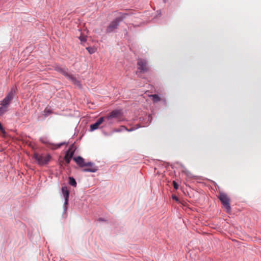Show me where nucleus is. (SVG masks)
Listing matches in <instances>:
<instances>
[{
	"mask_svg": "<svg viewBox=\"0 0 261 261\" xmlns=\"http://www.w3.org/2000/svg\"><path fill=\"white\" fill-rule=\"evenodd\" d=\"M73 159L80 167H85V166H91V168H84L83 170V172H96L98 170L97 167L93 163H85L84 159L81 156H79L77 157H75L73 158Z\"/></svg>",
	"mask_w": 261,
	"mask_h": 261,
	"instance_id": "obj_1",
	"label": "nucleus"
},
{
	"mask_svg": "<svg viewBox=\"0 0 261 261\" xmlns=\"http://www.w3.org/2000/svg\"><path fill=\"white\" fill-rule=\"evenodd\" d=\"M114 116V111L111 112V114L109 116L102 117L98 119L97 121L90 125V130L93 131L98 128L100 125L103 123L106 122V124L112 123V120Z\"/></svg>",
	"mask_w": 261,
	"mask_h": 261,
	"instance_id": "obj_2",
	"label": "nucleus"
},
{
	"mask_svg": "<svg viewBox=\"0 0 261 261\" xmlns=\"http://www.w3.org/2000/svg\"><path fill=\"white\" fill-rule=\"evenodd\" d=\"M33 158L40 166L47 165L51 159V156L49 154L44 155L36 152L34 153Z\"/></svg>",
	"mask_w": 261,
	"mask_h": 261,
	"instance_id": "obj_3",
	"label": "nucleus"
},
{
	"mask_svg": "<svg viewBox=\"0 0 261 261\" xmlns=\"http://www.w3.org/2000/svg\"><path fill=\"white\" fill-rule=\"evenodd\" d=\"M219 198L222 204L226 209L227 212L229 213L231 211V207L230 205V199L228 195L224 193L220 192Z\"/></svg>",
	"mask_w": 261,
	"mask_h": 261,
	"instance_id": "obj_4",
	"label": "nucleus"
},
{
	"mask_svg": "<svg viewBox=\"0 0 261 261\" xmlns=\"http://www.w3.org/2000/svg\"><path fill=\"white\" fill-rule=\"evenodd\" d=\"M56 70L62 73L67 79L71 81L73 83H76L78 82L75 79V78L72 74L68 73L67 68H62L60 66H57L56 67Z\"/></svg>",
	"mask_w": 261,
	"mask_h": 261,
	"instance_id": "obj_5",
	"label": "nucleus"
},
{
	"mask_svg": "<svg viewBox=\"0 0 261 261\" xmlns=\"http://www.w3.org/2000/svg\"><path fill=\"white\" fill-rule=\"evenodd\" d=\"M138 70L140 72L144 73L148 71L149 68L146 60L139 59L137 62Z\"/></svg>",
	"mask_w": 261,
	"mask_h": 261,
	"instance_id": "obj_6",
	"label": "nucleus"
},
{
	"mask_svg": "<svg viewBox=\"0 0 261 261\" xmlns=\"http://www.w3.org/2000/svg\"><path fill=\"white\" fill-rule=\"evenodd\" d=\"M76 149L74 144H72L67 150L64 156V160L67 164H69Z\"/></svg>",
	"mask_w": 261,
	"mask_h": 261,
	"instance_id": "obj_7",
	"label": "nucleus"
},
{
	"mask_svg": "<svg viewBox=\"0 0 261 261\" xmlns=\"http://www.w3.org/2000/svg\"><path fill=\"white\" fill-rule=\"evenodd\" d=\"M15 92V90L14 89H12L10 92L2 101L1 103L2 106L7 108L13 99Z\"/></svg>",
	"mask_w": 261,
	"mask_h": 261,
	"instance_id": "obj_8",
	"label": "nucleus"
},
{
	"mask_svg": "<svg viewBox=\"0 0 261 261\" xmlns=\"http://www.w3.org/2000/svg\"><path fill=\"white\" fill-rule=\"evenodd\" d=\"M62 192L63 197L65 198L64 205H65L68 204L69 192L66 187H62Z\"/></svg>",
	"mask_w": 261,
	"mask_h": 261,
	"instance_id": "obj_9",
	"label": "nucleus"
},
{
	"mask_svg": "<svg viewBox=\"0 0 261 261\" xmlns=\"http://www.w3.org/2000/svg\"><path fill=\"white\" fill-rule=\"evenodd\" d=\"M149 96L152 98V101L154 103H156L162 100V98L158 94H151L149 95Z\"/></svg>",
	"mask_w": 261,
	"mask_h": 261,
	"instance_id": "obj_10",
	"label": "nucleus"
},
{
	"mask_svg": "<svg viewBox=\"0 0 261 261\" xmlns=\"http://www.w3.org/2000/svg\"><path fill=\"white\" fill-rule=\"evenodd\" d=\"M65 144H66L65 142H62L60 144H49V145H50V147L51 149H57L58 148H60L62 146H63Z\"/></svg>",
	"mask_w": 261,
	"mask_h": 261,
	"instance_id": "obj_11",
	"label": "nucleus"
},
{
	"mask_svg": "<svg viewBox=\"0 0 261 261\" xmlns=\"http://www.w3.org/2000/svg\"><path fill=\"white\" fill-rule=\"evenodd\" d=\"M115 119H118V120H121L120 117L122 115V112L121 110H115Z\"/></svg>",
	"mask_w": 261,
	"mask_h": 261,
	"instance_id": "obj_12",
	"label": "nucleus"
},
{
	"mask_svg": "<svg viewBox=\"0 0 261 261\" xmlns=\"http://www.w3.org/2000/svg\"><path fill=\"white\" fill-rule=\"evenodd\" d=\"M114 30V22H112L110 24L108 27L107 31V32H112Z\"/></svg>",
	"mask_w": 261,
	"mask_h": 261,
	"instance_id": "obj_13",
	"label": "nucleus"
},
{
	"mask_svg": "<svg viewBox=\"0 0 261 261\" xmlns=\"http://www.w3.org/2000/svg\"><path fill=\"white\" fill-rule=\"evenodd\" d=\"M69 184L72 186H74V187H75L76 185V182L75 181V180L74 179L73 177H69Z\"/></svg>",
	"mask_w": 261,
	"mask_h": 261,
	"instance_id": "obj_14",
	"label": "nucleus"
},
{
	"mask_svg": "<svg viewBox=\"0 0 261 261\" xmlns=\"http://www.w3.org/2000/svg\"><path fill=\"white\" fill-rule=\"evenodd\" d=\"M87 50H88V52L90 54H92L96 51V48L92 47H88L86 48Z\"/></svg>",
	"mask_w": 261,
	"mask_h": 261,
	"instance_id": "obj_15",
	"label": "nucleus"
},
{
	"mask_svg": "<svg viewBox=\"0 0 261 261\" xmlns=\"http://www.w3.org/2000/svg\"><path fill=\"white\" fill-rule=\"evenodd\" d=\"M7 111V108L2 106V107H0V116L5 113Z\"/></svg>",
	"mask_w": 261,
	"mask_h": 261,
	"instance_id": "obj_16",
	"label": "nucleus"
},
{
	"mask_svg": "<svg viewBox=\"0 0 261 261\" xmlns=\"http://www.w3.org/2000/svg\"><path fill=\"white\" fill-rule=\"evenodd\" d=\"M79 39L83 42H85L86 41V37L84 36L81 35L79 37Z\"/></svg>",
	"mask_w": 261,
	"mask_h": 261,
	"instance_id": "obj_17",
	"label": "nucleus"
},
{
	"mask_svg": "<svg viewBox=\"0 0 261 261\" xmlns=\"http://www.w3.org/2000/svg\"><path fill=\"white\" fill-rule=\"evenodd\" d=\"M173 187H174V188L176 190L178 189V187H179V185L175 181H173Z\"/></svg>",
	"mask_w": 261,
	"mask_h": 261,
	"instance_id": "obj_18",
	"label": "nucleus"
},
{
	"mask_svg": "<svg viewBox=\"0 0 261 261\" xmlns=\"http://www.w3.org/2000/svg\"><path fill=\"white\" fill-rule=\"evenodd\" d=\"M44 112L47 113V114L51 113V111L49 109H48L47 108L45 109Z\"/></svg>",
	"mask_w": 261,
	"mask_h": 261,
	"instance_id": "obj_19",
	"label": "nucleus"
},
{
	"mask_svg": "<svg viewBox=\"0 0 261 261\" xmlns=\"http://www.w3.org/2000/svg\"><path fill=\"white\" fill-rule=\"evenodd\" d=\"M172 198H173V200H175L176 201H178V198L176 196H172Z\"/></svg>",
	"mask_w": 261,
	"mask_h": 261,
	"instance_id": "obj_20",
	"label": "nucleus"
},
{
	"mask_svg": "<svg viewBox=\"0 0 261 261\" xmlns=\"http://www.w3.org/2000/svg\"><path fill=\"white\" fill-rule=\"evenodd\" d=\"M41 141L44 144H48V143L47 142L44 141L42 139H41Z\"/></svg>",
	"mask_w": 261,
	"mask_h": 261,
	"instance_id": "obj_21",
	"label": "nucleus"
},
{
	"mask_svg": "<svg viewBox=\"0 0 261 261\" xmlns=\"http://www.w3.org/2000/svg\"><path fill=\"white\" fill-rule=\"evenodd\" d=\"M85 167H86V168H91V166H85Z\"/></svg>",
	"mask_w": 261,
	"mask_h": 261,
	"instance_id": "obj_22",
	"label": "nucleus"
},
{
	"mask_svg": "<svg viewBox=\"0 0 261 261\" xmlns=\"http://www.w3.org/2000/svg\"><path fill=\"white\" fill-rule=\"evenodd\" d=\"M117 21H118V20L117 19L116 20H115V23H116ZM118 21H120V20H118Z\"/></svg>",
	"mask_w": 261,
	"mask_h": 261,
	"instance_id": "obj_23",
	"label": "nucleus"
}]
</instances>
